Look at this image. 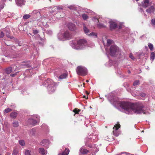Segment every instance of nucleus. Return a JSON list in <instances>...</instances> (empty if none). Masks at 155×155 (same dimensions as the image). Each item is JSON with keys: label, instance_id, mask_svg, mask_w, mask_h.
<instances>
[{"label": "nucleus", "instance_id": "23", "mask_svg": "<svg viewBox=\"0 0 155 155\" xmlns=\"http://www.w3.org/2000/svg\"><path fill=\"white\" fill-rule=\"evenodd\" d=\"M88 35L89 36H92L94 38H96L97 37V34L96 33L92 32L90 33Z\"/></svg>", "mask_w": 155, "mask_h": 155}, {"label": "nucleus", "instance_id": "55", "mask_svg": "<svg viewBox=\"0 0 155 155\" xmlns=\"http://www.w3.org/2000/svg\"><path fill=\"white\" fill-rule=\"evenodd\" d=\"M10 154L9 153H8L7 155H10Z\"/></svg>", "mask_w": 155, "mask_h": 155}, {"label": "nucleus", "instance_id": "3", "mask_svg": "<svg viewBox=\"0 0 155 155\" xmlns=\"http://www.w3.org/2000/svg\"><path fill=\"white\" fill-rule=\"evenodd\" d=\"M48 85L47 86L48 90L50 94H52L54 92L56 89V84L50 79H48L46 81Z\"/></svg>", "mask_w": 155, "mask_h": 155}, {"label": "nucleus", "instance_id": "1", "mask_svg": "<svg viewBox=\"0 0 155 155\" xmlns=\"http://www.w3.org/2000/svg\"><path fill=\"white\" fill-rule=\"evenodd\" d=\"M116 102L122 108L124 109L125 113L127 114L146 113L145 111V108L143 104H136L124 101H117Z\"/></svg>", "mask_w": 155, "mask_h": 155}, {"label": "nucleus", "instance_id": "19", "mask_svg": "<svg viewBox=\"0 0 155 155\" xmlns=\"http://www.w3.org/2000/svg\"><path fill=\"white\" fill-rule=\"evenodd\" d=\"M69 152V150L68 149L66 148L64 152L62 153L59 154L58 155H68Z\"/></svg>", "mask_w": 155, "mask_h": 155}, {"label": "nucleus", "instance_id": "13", "mask_svg": "<svg viewBox=\"0 0 155 155\" xmlns=\"http://www.w3.org/2000/svg\"><path fill=\"white\" fill-rule=\"evenodd\" d=\"M43 146L48 148L49 144V142L47 140H42L41 142Z\"/></svg>", "mask_w": 155, "mask_h": 155}, {"label": "nucleus", "instance_id": "24", "mask_svg": "<svg viewBox=\"0 0 155 155\" xmlns=\"http://www.w3.org/2000/svg\"><path fill=\"white\" fill-rule=\"evenodd\" d=\"M4 31L7 37L10 38V31L9 29H6L4 30Z\"/></svg>", "mask_w": 155, "mask_h": 155}, {"label": "nucleus", "instance_id": "17", "mask_svg": "<svg viewBox=\"0 0 155 155\" xmlns=\"http://www.w3.org/2000/svg\"><path fill=\"white\" fill-rule=\"evenodd\" d=\"M16 3L18 6H21L24 4V0H16Z\"/></svg>", "mask_w": 155, "mask_h": 155}, {"label": "nucleus", "instance_id": "29", "mask_svg": "<svg viewBox=\"0 0 155 155\" xmlns=\"http://www.w3.org/2000/svg\"><path fill=\"white\" fill-rule=\"evenodd\" d=\"M31 17V15L30 14L25 15L23 17V18L24 19H27Z\"/></svg>", "mask_w": 155, "mask_h": 155}, {"label": "nucleus", "instance_id": "59", "mask_svg": "<svg viewBox=\"0 0 155 155\" xmlns=\"http://www.w3.org/2000/svg\"><path fill=\"white\" fill-rule=\"evenodd\" d=\"M137 1H139V0H136Z\"/></svg>", "mask_w": 155, "mask_h": 155}, {"label": "nucleus", "instance_id": "42", "mask_svg": "<svg viewBox=\"0 0 155 155\" xmlns=\"http://www.w3.org/2000/svg\"><path fill=\"white\" fill-rule=\"evenodd\" d=\"M46 33L49 35H51L52 34V32L51 30L47 31H46Z\"/></svg>", "mask_w": 155, "mask_h": 155}, {"label": "nucleus", "instance_id": "30", "mask_svg": "<svg viewBox=\"0 0 155 155\" xmlns=\"http://www.w3.org/2000/svg\"><path fill=\"white\" fill-rule=\"evenodd\" d=\"M25 155H31V151L28 150H25Z\"/></svg>", "mask_w": 155, "mask_h": 155}, {"label": "nucleus", "instance_id": "35", "mask_svg": "<svg viewBox=\"0 0 155 155\" xmlns=\"http://www.w3.org/2000/svg\"><path fill=\"white\" fill-rule=\"evenodd\" d=\"M113 42V41L111 40L108 39L107 41V45H110Z\"/></svg>", "mask_w": 155, "mask_h": 155}, {"label": "nucleus", "instance_id": "31", "mask_svg": "<svg viewBox=\"0 0 155 155\" xmlns=\"http://www.w3.org/2000/svg\"><path fill=\"white\" fill-rule=\"evenodd\" d=\"M12 110L9 108H7L4 111V113L5 114L8 113L9 112L11 111Z\"/></svg>", "mask_w": 155, "mask_h": 155}, {"label": "nucleus", "instance_id": "61", "mask_svg": "<svg viewBox=\"0 0 155 155\" xmlns=\"http://www.w3.org/2000/svg\"><path fill=\"white\" fill-rule=\"evenodd\" d=\"M97 20L98 21H99V20H98V19H97Z\"/></svg>", "mask_w": 155, "mask_h": 155}, {"label": "nucleus", "instance_id": "53", "mask_svg": "<svg viewBox=\"0 0 155 155\" xmlns=\"http://www.w3.org/2000/svg\"><path fill=\"white\" fill-rule=\"evenodd\" d=\"M89 82V81L88 80H87L86 81V82Z\"/></svg>", "mask_w": 155, "mask_h": 155}, {"label": "nucleus", "instance_id": "8", "mask_svg": "<svg viewBox=\"0 0 155 155\" xmlns=\"http://www.w3.org/2000/svg\"><path fill=\"white\" fill-rule=\"evenodd\" d=\"M40 120V117L37 115H36L34 118H31L29 120V122L33 125H35Z\"/></svg>", "mask_w": 155, "mask_h": 155}, {"label": "nucleus", "instance_id": "62", "mask_svg": "<svg viewBox=\"0 0 155 155\" xmlns=\"http://www.w3.org/2000/svg\"><path fill=\"white\" fill-rule=\"evenodd\" d=\"M79 155H81V154H79Z\"/></svg>", "mask_w": 155, "mask_h": 155}, {"label": "nucleus", "instance_id": "5", "mask_svg": "<svg viewBox=\"0 0 155 155\" xmlns=\"http://www.w3.org/2000/svg\"><path fill=\"white\" fill-rule=\"evenodd\" d=\"M110 54L112 56L120 54L118 48L115 45H112L110 46Z\"/></svg>", "mask_w": 155, "mask_h": 155}, {"label": "nucleus", "instance_id": "10", "mask_svg": "<svg viewBox=\"0 0 155 155\" xmlns=\"http://www.w3.org/2000/svg\"><path fill=\"white\" fill-rule=\"evenodd\" d=\"M92 141L91 138H87L86 139V140L85 142V144L87 146L89 147L90 148L95 147V145L94 144L91 145L90 143Z\"/></svg>", "mask_w": 155, "mask_h": 155}, {"label": "nucleus", "instance_id": "26", "mask_svg": "<svg viewBox=\"0 0 155 155\" xmlns=\"http://www.w3.org/2000/svg\"><path fill=\"white\" fill-rule=\"evenodd\" d=\"M12 125L14 127H17L19 126L18 122L17 121H14L13 122Z\"/></svg>", "mask_w": 155, "mask_h": 155}, {"label": "nucleus", "instance_id": "33", "mask_svg": "<svg viewBox=\"0 0 155 155\" xmlns=\"http://www.w3.org/2000/svg\"><path fill=\"white\" fill-rule=\"evenodd\" d=\"M97 26L98 27L100 28H104L106 27L105 25L101 23H99L97 24Z\"/></svg>", "mask_w": 155, "mask_h": 155}, {"label": "nucleus", "instance_id": "38", "mask_svg": "<svg viewBox=\"0 0 155 155\" xmlns=\"http://www.w3.org/2000/svg\"><path fill=\"white\" fill-rule=\"evenodd\" d=\"M151 23L153 27H155V19L153 18L151 20Z\"/></svg>", "mask_w": 155, "mask_h": 155}, {"label": "nucleus", "instance_id": "12", "mask_svg": "<svg viewBox=\"0 0 155 155\" xmlns=\"http://www.w3.org/2000/svg\"><path fill=\"white\" fill-rule=\"evenodd\" d=\"M109 23L110 28L111 30L115 28L117 26L116 23L112 20L110 21Z\"/></svg>", "mask_w": 155, "mask_h": 155}, {"label": "nucleus", "instance_id": "57", "mask_svg": "<svg viewBox=\"0 0 155 155\" xmlns=\"http://www.w3.org/2000/svg\"><path fill=\"white\" fill-rule=\"evenodd\" d=\"M86 93H87V94H88V93L87 92V91H86Z\"/></svg>", "mask_w": 155, "mask_h": 155}, {"label": "nucleus", "instance_id": "56", "mask_svg": "<svg viewBox=\"0 0 155 155\" xmlns=\"http://www.w3.org/2000/svg\"><path fill=\"white\" fill-rule=\"evenodd\" d=\"M140 9L141 10H142V8H140Z\"/></svg>", "mask_w": 155, "mask_h": 155}, {"label": "nucleus", "instance_id": "47", "mask_svg": "<svg viewBox=\"0 0 155 155\" xmlns=\"http://www.w3.org/2000/svg\"><path fill=\"white\" fill-rule=\"evenodd\" d=\"M17 72H16V73H15V74H10V76L12 77H14L16 75Z\"/></svg>", "mask_w": 155, "mask_h": 155}, {"label": "nucleus", "instance_id": "44", "mask_svg": "<svg viewBox=\"0 0 155 155\" xmlns=\"http://www.w3.org/2000/svg\"><path fill=\"white\" fill-rule=\"evenodd\" d=\"M140 95L143 97H144L146 96V94L144 93H142L140 94Z\"/></svg>", "mask_w": 155, "mask_h": 155}, {"label": "nucleus", "instance_id": "21", "mask_svg": "<svg viewBox=\"0 0 155 155\" xmlns=\"http://www.w3.org/2000/svg\"><path fill=\"white\" fill-rule=\"evenodd\" d=\"M17 115V113L16 112H12L10 114V117L13 118H15Z\"/></svg>", "mask_w": 155, "mask_h": 155}, {"label": "nucleus", "instance_id": "40", "mask_svg": "<svg viewBox=\"0 0 155 155\" xmlns=\"http://www.w3.org/2000/svg\"><path fill=\"white\" fill-rule=\"evenodd\" d=\"M148 47L151 50H152L153 48V45L150 43H149Z\"/></svg>", "mask_w": 155, "mask_h": 155}, {"label": "nucleus", "instance_id": "7", "mask_svg": "<svg viewBox=\"0 0 155 155\" xmlns=\"http://www.w3.org/2000/svg\"><path fill=\"white\" fill-rule=\"evenodd\" d=\"M31 14L33 17L34 18L36 19L38 21H40L42 18L40 13L36 10H34Z\"/></svg>", "mask_w": 155, "mask_h": 155}, {"label": "nucleus", "instance_id": "20", "mask_svg": "<svg viewBox=\"0 0 155 155\" xmlns=\"http://www.w3.org/2000/svg\"><path fill=\"white\" fill-rule=\"evenodd\" d=\"M149 2V0H144V3L142 5L143 7L146 8L148 6Z\"/></svg>", "mask_w": 155, "mask_h": 155}, {"label": "nucleus", "instance_id": "37", "mask_svg": "<svg viewBox=\"0 0 155 155\" xmlns=\"http://www.w3.org/2000/svg\"><path fill=\"white\" fill-rule=\"evenodd\" d=\"M19 144L21 146H24L25 144L24 141L23 140H21L19 141Z\"/></svg>", "mask_w": 155, "mask_h": 155}, {"label": "nucleus", "instance_id": "49", "mask_svg": "<svg viewBox=\"0 0 155 155\" xmlns=\"http://www.w3.org/2000/svg\"><path fill=\"white\" fill-rule=\"evenodd\" d=\"M124 153H127L126 152H122L121 153V154H124Z\"/></svg>", "mask_w": 155, "mask_h": 155}, {"label": "nucleus", "instance_id": "39", "mask_svg": "<svg viewBox=\"0 0 155 155\" xmlns=\"http://www.w3.org/2000/svg\"><path fill=\"white\" fill-rule=\"evenodd\" d=\"M80 110L79 109H78L76 108L75 109L73 110V112H74L75 114H78V112L80 111Z\"/></svg>", "mask_w": 155, "mask_h": 155}, {"label": "nucleus", "instance_id": "36", "mask_svg": "<svg viewBox=\"0 0 155 155\" xmlns=\"http://www.w3.org/2000/svg\"><path fill=\"white\" fill-rule=\"evenodd\" d=\"M140 82L138 80H136L133 83V85L134 86H136L139 84Z\"/></svg>", "mask_w": 155, "mask_h": 155}, {"label": "nucleus", "instance_id": "46", "mask_svg": "<svg viewBox=\"0 0 155 155\" xmlns=\"http://www.w3.org/2000/svg\"><path fill=\"white\" fill-rule=\"evenodd\" d=\"M68 8L71 9H74V7L72 6H71L69 7H68Z\"/></svg>", "mask_w": 155, "mask_h": 155}, {"label": "nucleus", "instance_id": "9", "mask_svg": "<svg viewBox=\"0 0 155 155\" xmlns=\"http://www.w3.org/2000/svg\"><path fill=\"white\" fill-rule=\"evenodd\" d=\"M120 125L119 124H116L113 128V134L115 136L117 137L120 134L119 132L118 131V129L120 128Z\"/></svg>", "mask_w": 155, "mask_h": 155}, {"label": "nucleus", "instance_id": "25", "mask_svg": "<svg viewBox=\"0 0 155 155\" xmlns=\"http://www.w3.org/2000/svg\"><path fill=\"white\" fill-rule=\"evenodd\" d=\"M12 154V155H19L18 150L16 149H14L13 150Z\"/></svg>", "mask_w": 155, "mask_h": 155}, {"label": "nucleus", "instance_id": "50", "mask_svg": "<svg viewBox=\"0 0 155 155\" xmlns=\"http://www.w3.org/2000/svg\"><path fill=\"white\" fill-rule=\"evenodd\" d=\"M114 97H112L111 98V100H112V101H114Z\"/></svg>", "mask_w": 155, "mask_h": 155}, {"label": "nucleus", "instance_id": "6", "mask_svg": "<svg viewBox=\"0 0 155 155\" xmlns=\"http://www.w3.org/2000/svg\"><path fill=\"white\" fill-rule=\"evenodd\" d=\"M76 71L78 74L81 76H85L87 74V69L83 66H78L76 69Z\"/></svg>", "mask_w": 155, "mask_h": 155}, {"label": "nucleus", "instance_id": "63", "mask_svg": "<svg viewBox=\"0 0 155 155\" xmlns=\"http://www.w3.org/2000/svg\"><path fill=\"white\" fill-rule=\"evenodd\" d=\"M0 155H1V154H0Z\"/></svg>", "mask_w": 155, "mask_h": 155}, {"label": "nucleus", "instance_id": "27", "mask_svg": "<svg viewBox=\"0 0 155 155\" xmlns=\"http://www.w3.org/2000/svg\"><path fill=\"white\" fill-rule=\"evenodd\" d=\"M67 76V74H62L60 75L59 77V78L60 79H63L65 78Z\"/></svg>", "mask_w": 155, "mask_h": 155}, {"label": "nucleus", "instance_id": "32", "mask_svg": "<svg viewBox=\"0 0 155 155\" xmlns=\"http://www.w3.org/2000/svg\"><path fill=\"white\" fill-rule=\"evenodd\" d=\"M155 58V54L154 52H152L151 54V56L150 57V59L153 61L154 60Z\"/></svg>", "mask_w": 155, "mask_h": 155}, {"label": "nucleus", "instance_id": "16", "mask_svg": "<svg viewBox=\"0 0 155 155\" xmlns=\"http://www.w3.org/2000/svg\"><path fill=\"white\" fill-rule=\"evenodd\" d=\"M83 30L84 33L88 35L90 33L89 30L86 26L84 24H83Z\"/></svg>", "mask_w": 155, "mask_h": 155}, {"label": "nucleus", "instance_id": "48", "mask_svg": "<svg viewBox=\"0 0 155 155\" xmlns=\"http://www.w3.org/2000/svg\"><path fill=\"white\" fill-rule=\"evenodd\" d=\"M3 8H4V6L3 5L0 6V8L1 9H3Z\"/></svg>", "mask_w": 155, "mask_h": 155}, {"label": "nucleus", "instance_id": "54", "mask_svg": "<svg viewBox=\"0 0 155 155\" xmlns=\"http://www.w3.org/2000/svg\"><path fill=\"white\" fill-rule=\"evenodd\" d=\"M6 0H3V1L4 2H5L6 1Z\"/></svg>", "mask_w": 155, "mask_h": 155}, {"label": "nucleus", "instance_id": "60", "mask_svg": "<svg viewBox=\"0 0 155 155\" xmlns=\"http://www.w3.org/2000/svg\"><path fill=\"white\" fill-rule=\"evenodd\" d=\"M29 34H30V35H31V33H29Z\"/></svg>", "mask_w": 155, "mask_h": 155}, {"label": "nucleus", "instance_id": "52", "mask_svg": "<svg viewBox=\"0 0 155 155\" xmlns=\"http://www.w3.org/2000/svg\"><path fill=\"white\" fill-rule=\"evenodd\" d=\"M83 98H86V97L84 95L83 96Z\"/></svg>", "mask_w": 155, "mask_h": 155}, {"label": "nucleus", "instance_id": "4", "mask_svg": "<svg viewBox=\"0 0 155 155\" xmlns=\"http://www.w3.org/2000/svg\"><path fill=\"white\" fill-rule=\"evenodd\" d=\"M71 36L68 31H65L63 34L61 32H59L58 35V37L60 40L64 41L69 39L71 38Z\"/></svg>", "mask_w": 155, "mask_h": 155}, {"label": "nucleus", "instance_id": "58", "mask_svg": "<svg viewBox=\"0 0 155 155\" xmlns=\"http://www.w3.org/2000/svg\"><path fill=\"white\" fill-rule=\"evenodd\" d=\"M144 15H145V16H147V15H145V14H144Z\"/></svg>", "mask_w": 155, "mask_h": 155}, {"label": "nucleus", "instance_id": "41", "mask_svg": "<svg viewBox=\"0 0 155 155\" xmlns=\"http://www.w3.org/2000/svg\"><path fill=\"white\" fill-rule=\"evenodd\" d=\"M4 36V33L2 31H0V38H3Z\"/></svg>", "mask_w": 155, "mask_h": 155}, {"label": "nucleus", "instance_id": "28", "mask_svg": "<svg viewBox=\"0 0 155 155\" xmlns=\"http://www.w3.org/2000/svg\"><path fill=\"white\" fill-rule=\"evenodd\" d=\"M58 8L57 7H56L54 8V9L51 12V13H54V14H55L58 11Z\"/></svg>", "mask_w": 155, "mask_h": 155}, {"label": "nucleus", "instance_id": "22", "mask_svg": "<svg viewBox=\"0 0 155 155\" xmlns=\"http://www.w3.org/2000/svg\"><path fill=\"white\" fill-rule=\"evenodd\" d=\"M39 153L42 155H44L45 154L46 152L43 148H40L39 149Z\"/></svg>", "mask_w": 155, "mask_h": 155}, {"label": "nucleus", "instance_id": "45", "mask_svg": "<svg viewBox=\"0 0 155 155\" xmlns=\"http://www.w3.org/2000/svg\"><path fill=\"white\" fill-rule=\"evenodd\" d=\"M129 57L132 59H134V57H133V56L131 54H130Z\"/></svg>", "mask_w": 155, "mask_h": 155}, {"label": "nucleus", "instance_id": "14", "mask_svg": "<svg viewBox=\"0 0 155 155\" xmlns=\"http://www.w3.org/2000/svg\"><path fill=\"white\" fill-rule=\"evenodd\" d=\"M68 26L69 29L71 31L74 30L76 29V27L75 25L72 23H69Z\"/></svg>", "mask_w": 155, "mask_h": 155}, {"label": "nucleus", "instance_id": "51", "mask_svg": "<svg viewBox=\"0 0 155 155\" xmlns=\"http://www.w3.org/2000/svg\"><path fill=\"white\" fill-rule=\"evenodd\" d=\"M128 73H130V71L128 70Z\"/></svg>", "mask_w": 155, "mask_h": 155}, {"label": "nucleus", "instance_id": "34", "mask_svg": "<svg viewBox=\"0 0 155 155\" xmlns=\"http://www.w3.org/2000/svg\"><path fill=\"white\" fill-rule=\"evenodd\" d=\"M82 17L84 20H86L88 18V16L87 14H83L82 15Z\"/></svg>", "mask_w": 155, "mask_h": 155}, {"label": "nucleus", "instance_id": "43", "mask_svg": "<svg viewBox=\"0 0 155 155\" xmlns=\"http://www.w3.org/2000/svg\"><path fill=\"white\" fill-rule=\"evenodd\" d=\"M33 33L35 34L38 33V31L37 30H33Z\"/></svg>", "mask_w": 155, "mask_h": 155}, {"label": "nucleus", "instance_id": "11", "mask_svg": "<svg viewBox=\"0 0 155 155\" xmlns=\"http://www.w3.org/2000/svg\"><path fill=\"white\" fill-rule=\"evenodd\" d=\"M17 66L16 65H14L12 67L8 68L6 70V71L8 74H10L13 71H15L16 70Z\"/></svg>", "mask_w": 155, "mask_h": 155}, {"label": "nucleus", "instance_id": "18", "mask_svg": "<svg viewBox=\"0 0 155 155\" xmlns=\"http://www.w3.org/2000/svg\"><path fill=\"white\" fill-rule=\"evenodd\" d=\"M89 150L87 149L81 148L80 149V152L81 153L85 154L89 152Z\"/></svg>", "mask_w": 155, "mask_h": 155}, {"label": "nucleus", "instance_id": "2", "mask_svg": "<svg viewBox=\"0 0 155 155\" xmlns=\"http://www.w3.org/2000/svg\"><path fill=\"white\" fill-rule=\"evenodd\" d=\"M70 45L73 48L77 50L82 49L86 45V41L84 39H80L77 41H72L70 43Z\"/></svg>", "mask_w": 155, "mask_h": 155}, {"label": "nucleus", "instance_id": "15", "mask_svg": "<svg viewBox=\"0 0 155 155\" xmlns=\"http://www.w3.org/2000/svg\"><path fill=\"white\" fill-rule=\"evenodd\" d=\"M155 9V8L153 6H150L149 8L146 10V12L148 13H151L153 12Z\"/></svg>", "mask_w": 155, "mask_h": 155}]
</instances>
